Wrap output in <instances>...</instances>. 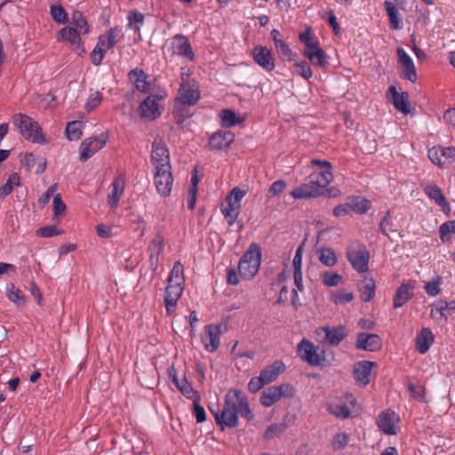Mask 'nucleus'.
<instances>
[{"mask_svg":"<svg viewBox=\"0 0 455 455\" xmlns=\"http://www.w3.org/2000/svg\"><path fill=\"white\" fill-rule=\"evenodd\" d=\"M443 283V278L440 275H437L434 278L432 282H427L425 284V291L428 296H437L441 293L440 285Z\"/></svg>","mask_w":455,"mask_h":455,"instance_id":"obj_51","label":"nucleus"},{"mask_svg":"<svg viewBox=\"0 0 455 455\" xmlns=\"http://www.w3.org/2000/svg\"><path fill=\"white\" fill-rule=\"evenodd\" d=\"M184 283L183 266L180 261H176L171 270L168 278V284L173 283L175 285L182 286Z\"/></svg>","mask_w":455,"mask_h":455,"instance_id":"obj_42","label":"nucleus"},{"mask_svg":"<svg viewBox=\"0 0 455 455\" xmlns=\"http://www.w3.org/2000/svg\"><path fill=\"white\" fill-rule=\"evenodd\" d=\"M316 254L319 261L326 267H333L338 262L336 252L330 247H321L317 249Z\"/></svg>","mask_w":455,"mask_h":455,"instance_id":"obj_36","label":"nucleus"},{"mask_svg":"<svg viewBox=\"0 0 455 455\" xmlns=\"http://www.w3.org/2000/svg\"><path fill=\"white\" fill-rule=\"evenodd\" d=\"M342 281V276L338 273L326 271L323 275V283L329 287L337 286Z\"/></svg>","mask_w":455,"mask_h":455,"instance_id":"obj_53","label":"nucleus"},{"mask_svg":"<svg viewBox=\"0 0 455 455\" xmlns=\"http://www.w3.org/2000/svg\"><path fill=\"white\" fill-rule=\"evenodd\" d=\"M322 194L323 190L320 188V186L316 185L310 177L307 183L299 185L291 192V196L295 199L315 198Z\"/></svg>","mask_w":455,"mask_h":455,"instance_id":"obj_15","label":"nucleus"},{"mask_svg":"<svg viewBox=\"0 0 455 455\" xmlns=\"http://www.w3.org/2000/svg\"><path fill=\"white\" fill-rule=\"evenodd\" d=\"M199 99L200 92L195 80L181 83L178 92L180 104L192 106L196 104Z\"/></svg>","mask_w":455,"mask_h":455,"instance_id":"obj_8","label":"nucleus"},{"mask_svg":"<svg viewBox=\"0 0 455 455\" xmlns=\"http://www.w3.org/2000/svg\"><path fill=\"white\" fill-rule=\"evenodd\" d=\"M286 183L283 180H279L275 181L269 188L267 191V197L272 198L275 197L283 192L286 188Z\"/></svg>","mask_w":455,"mask_h":455,"instance_id":"obj_62","label":"nucleus"},{"mask_svg":"<svg viewBox=\"0 0 455 455\" xmlns=\"http://www.w3.org/2000/svg\"><path fill=\"white\" fill-rule=\"evenodd\" d=\"M323 331L325 332L326 341L332 346L339 345L347 336V331L344 325L333 328L323 327Z\"/></svg>","mask_w":455,"mask_h":455,"instance_id":"obj_26","label":"nucleus"},{"mask_svg":"<svg viewBox=\"0 0 455 455\" xmlns=\"http://www.w3.org/2000/svg\"><path fill=\"white\" fill-rule=\"evenodd\" d=\"M245 194L246 192L244 190H242L237 187L234 188L227 198L228 204L234 206L237 205V207L240 208V202Z\"/></svg>","mask_w":455,"mask_h":455,"instance_id":"obj_54","label":"nucleus"},{"mask_svg":"<svg viewBox=\"0 0 455 455\" xmlns=\"http://www.w3.org/2000/svg\"><path fill=\"white\" fill-rule=\"evenodd\" d=\"M220 116L221 117V124L224 127H231L241 122L236 114L231 109H223Z\"/></svg>","mask_w":455,"mask_h":455,"instance_id":"obj_47","label":"nucleus"},{"mask_svg":"<svg viewBox=\"0 0 455 455\" xmlns=\"http://www.w3.org/2000/svg\"><path fill=\"white\" fill-rule=\"evenodd\" d=\"M283 369L284 364L281 361H275L260 371V377L266 384H269L278 377Z\"/></svg>","mask_w":455,"mask_h":455,"instance_id":"obj_31","label":"nucleus"},{"mask_svg":"<svg viewBox=\"0 0 455 455\" xmlns=\"http://www.w3.org/2000/svg\"><path fill=\"white\" fill-rule=\"evenodd\" d=\"M385 10L387 13L390 28L399 30L402 28V20L396 6L389 1L384 3Z\"/></svg>","mask_w":455,"mask_h":455,"instance_id":"obj_35","label":"nucleus"},{"mask_svg":"<svg viewBox=\"0 0 455 455\" xmlns=\"http://www.w3.org/2000/svg\"><path fill=\"white\" fill-rule=\"evenodd\" d=\"M221 212L225 218L227 219L228 225L231 226L234 224L239 214V208L237 207V205L234 206L232 204H228L227 206L221 207Z\"/></svg>","mask_w":455,"mask_h":455,"instance_id":"obj_52","label":"nucleus"},{"mask_svg":"<svg viewBox=\"0 0 455 455\" xmlns=\"http://www.w3.org/2000/svg\"><path fill=\"white\" fill-rule=\"evenodd\" d=\"M349 441V435L347 433H339L337 434L332 440V447L334 450H342L344 449Z\"/></svg>","mask_w":455,"mask_h":455,"instance_id":"obj_61","label":"nucleus"},{"mask_svg":"<svg viewBox=\"0 0 455 455\" xmlns=\"http://www.w3.org/2000/svg\"><path fill=\"white\" fill-rule=\"evenodd\" d=\"M107 139L108 136L105 134H100L96 138L85 139L80 146V160L85 162L92 157L106 145Z\"/></svg>","mask_w":455,"mask_h":455,"instance_id":"obj_11","label":"nucleus"},{"mask_svg":"<svg viewBox=\"0 0 455 455\" xmlns=\"http://www.w3.org/2000/svg\"><path fill=\"white\" fill-rule=\"evenodd\" d=\"M277 53L283 60H292V52L290 47L283 41H276Z\"/></svg>","mask_w":455,"mask_h":455,"instance_id":"obj_56","label":"nucleus"},{"mask_svg":"<svg viewBox=\"0 0 455 455\" xmlns=\"http://www.w3.org/2000/svg\"><path fill=\"white\" fill-rule=\"evenodd\" d=\"M51 16L59 24H65L68 21V14L60 4H52L51 6Z\"/></svg>","mask_w":455,"mask_h":455,"instance_id":"obj_50","label":"nucleus"},{"mask_svg":"<svg viewBox=\"0 0 455 455\" xmlns=\"http://www.w3.org/2000/svg\"><path fill=\"white\" fill-rule=\"evenodd\" d=\"M12 122L25 139L36 143L45 141L40 125L30 116L21 113L15 114Z\"/></svg>","mask_w":455,"mask_h":455,"instance_id":"obj_3","label":"nucleus"},{"mask_svg":"<svg viewBox=\"0 0 455 455\" xmlns=\"http://www.w3.org/2000/svg\"><path fill=\"white\" fill-rule=\"evenodd\" d=\"M183 291V287L173 283L167 284L164 293V306L168 315L175 311L177 302Z\"/></svg>","mask_w":455,"mask_h":455,"instance_id":"obj_21","label":"nucleus"},{"mask_svg":"<svg viewBox=\"0 0 455 455\" xmlns=\"http://www.w3.org/2000/svg\"><path fill=\"white\" fill-rule=\"evenodd\" d=\"M120 34L121 28L115 27L110 28L108 34L99 37L98 43L91 54L92 62L94 65H100L107 51L113 48L120 41L122 37Z\"/></svg>","mask_w":455,"mask_h":455,"instance_id":"obj_4","label":"nucleus"},{"mask_svg":"<svg viewBox=\"0 0 455 455\" xmlns=\"http://www.w3.org/2000/svg\"><path fill=\"white\" fill-rule=\"evenodd\" d=\"M299 40L306 45V50L312 51L318 47V42L312 37L308 30L299 34Z\"/></svg>","mask_w":455,"mask_h":455,"instance_id":"obj_63","label":"nucleus"},{"mask_svg":"<svg viewBox=\"0 0 455 455\" xmlns=\"http://www.w3.org/2000/svg\"><path fill=\"white\" fill-rule=\"evenodd\" d=\"M71 23L75 26V28L82 34L89 33V25L84 14L80 11H75L72 13Z\"/></svg>","mask_w":455,"mask_h":455,"instance_id":"obj_44","label":"nucleus"},{"mask_svg":"<svg viewBox=\"0 0 455 455\" xmlns=\"http://www.w3.org/2000/svg\"><path fill=\"white\" fill-rule=\"evenodd\" d=\"M235 140V134L229 131H218L214 132L209 140V148L212 150H223L231 145Z\"/></svg>","mask_w":455,"mask_h":455,"instance_id":"obj_19","label":"nucleus"},{"mask_svg":"<svg viewBox=\"0 0 455 455\" xmlns=\"http://www.w3.org/2000/svg\"><path fill=\"white\" fill-rule=\"evenodd\" d=\"M354 299L352 292L347 291L346 290H339L332 295V301L335 304H342L350 302Z\"/></svg>","mask_w":455,"mask_h":455,"instance_id":"obj_59","label":"nucleus"},{"mask_svg":"<svg viewBox=\"0 0 455 455\" xmlns=\"http://www.w3.org/2000/svg\"><path fill=\"white\" fill-rule=\"evenodd\" d=\"M425 193L429 198L435 200V202L443 208V211H450V204L446 202V199L441 190L436 185H428L425 188Z\"/></svg>","mask_w":455,"mask_h":455,"instance_id":"obj_33","label":"nucleus"},{"mask_svg":"<svg viewBox=\"0 0 455 455\" xmlns=\"http://www.w3.org/2000/svg\"><path fill=\"white\" fill-rule=\"evenodd\" d=\"M175 121L178 124H182L188 117L191 116L190 112L186 108V106H175L173 111Z\"/></svg>","mask_w":455,"mask_h":455,"instance_id":"obj_55","label":"nucleus"},{"mask_svg":"<svg viewBox=\"0 0 455 455\" xmlns=\"http://www.w3.org/2000/svg\"><path fill=\"white\" fill-rule=\"evenodd\" d=\"M221 327L219 324H209L204 327L202 342L209 352L216 351L220 344Z\"/></svg>","mask_w":455,"mask_h":455,"instance_id":"obj_13","label":"nucleus"},{"mask_svg":"<svg viewBox=\"0 0 455 455\" xmlns=\"http://www.w3.org/2000/svg\"><path fill=\"white\" fill-rule=\"evenodd\" d=\"M350 211L358 214L365 213L371 208V202L360 196L353 197L348 200Z\"/></svg>","mask_w":455,"mask_h":455,"instance_id":"obj_40","label":"nucleus"},{"mask_svg":"<svg viewBox=\"0 0 455 455\" xmlns=\"http://www.w3.org/2000/svg\"><path fill=\"white\" fill-rule=\"evenodd\" d=\"M434 342V334L429 328H422L416 338V348L419 353H427Z\"/></svg>","mask_w":455,"mask_h":455,"instance_id":"obj_24","label":"nucleus"},{"mask_svg":"<svg viewBox=\"0 0 455 455\" xmlns=\"http://www.w3.org/2000/svg\"><path fill=\"white\" fill-rule=\"evenodd\" d=\"M171 164L162 165L156 169L155 184L158 193L167 196L172 191L173 178L171 172Z\"/></svg>","mask_w":455,"mask_h":455,"instance_id":"obj_7","label":"nucleus"},{"mask_svg":"<svg viewBox=\"0 0 455 455\" xmlns=\"http://www.w3.org/2000/svg\"><path fill=\"white\" fill-rule=\"evenodd\" d=\"M20 186V176L17 173H12L9 176L8 180L4 185L0 187V196H6L12 193L14 187Z\"/></svg>","mask_w":455,"mask_h":455,"instance_id":"obj_48","label":"nucleus"},{"mask_svg":"<svg viewBox=\"0 0 455 455\" xmlns=\"http://www.w3.org/2000/svg\"><path fill=\"white\" fill-rule=\"evenodd\" d=\"M428 158L439 167L451 164L455 161V148L433 147L428 150Z\"/></svg>","mask_w":455,"mask_h":455,"instance_id":"obj_10","label":"nucleus"},{"mask_svg":"<svg viewBox=\"0 0 455 455\" xmlns=\"http://www.w3.org/2000/svg\"><path fill=\"white\" fill-rule=\"evenodd\" d=\"M361 298L364 302H370L375 295V281L371 277L363 276L358 284Z\"/></svg>","mask_w":455,"mask_h":455,"instance_id":"obj_30","label":"nucleus"},{"mask_svg":"<svg viewBox=\"0 0 455 455\" xmlns=\"http://www.w3.org/2000/svg\"><path fill=\"white\" fill-rule=\"evenodd\" d=\"M399 419L395 413L390 410H387L382 411L378 418V427L386 434V435H395V424L398 422Z\"/></svg>","mask_w":455,"mask_h":455,"instance_id":"obj_20","label":"nucleus"},{"mask_svg":"<svg viewBox=\"0 0 455 455\" xmlns=\"http://www.w3.org/2000/svg\"><path fill=\"white\" fill-rule=\"evenodd\" d=\"M295 395V388L283 383L280 386H272L263 391L260 396V403L264 407H270L278 402L282 397L291 398Z\"/></svg>","mask_w":455,"mask_h":455,"instance_id":"obj_5","label":"nucleus"},{"mask_svg":"<svg viewBox=\"0 0 455 455\" xmlns=\"http://www.w3.org/2000/svg\"><path fill=\"white\" fill-rule=\"evenodd\" d=\"M128 76L138 91L142 92L148 91L149 84L147 82V75L142 69H132Z\"/></svg>","mask_w":455,"mask_h":455,"instance_id":"obj_32","label":"nucleus"},{"mask_svg":"<svg viewBox=\"0 0 455 455\" xmlns=\"http://www.w3.org/2000/svg\"><path fill=\"white\" fill-rule=\"evenodd\" d=\"M252 55L255 62L265 70L272 71L275 68V58L272 52L267 47H254Z\"/></svg>","mask_w":455,"mask_h":455,"instance_id":"obj_18","label":"nucleus"},{"mask_svg":"<svg viewBox=\"0 0 455 455\" xmlns=\"http://www.w3.org/2000/svg\"><path fill=\"white\" fill-rule=\"evenodd\" d=\"M347 259L353 268L358 273H365L369 269L370 253L363 244L357 243L347 248Z\"/></svg>","mask_w":455,"mask_h":455,"instance_id":"obj_6","label":"nucleus"},{"mask_svg":"<svg viewBox=\"0 0 455 455\" xmlns=\"http://www.w3.org/2000/svg\"><path fill=\"white\" fill-rule=\"evenodd\" d=\"M452 234H455V220L446 221L440 226L439 235L443 243L451 242Z\"/></svg>","mask_w":455,"mask_h":455,"instance_id":"obj_45","label":"nucleus"},{"mask_svg":"<svg viewBox=\"0 0 455 455\" xmlns=\"http://www.w3.org/2000/svg\"><path fill=\"white\" fill-rule=\"evenodd\" d=\"M304 56L307 57L313 64L318 65L321 68L328 65L327 55L324 51L319 46L315 49L304 50Z\"/></svg>","mask_w":455,"mask_h":455,"instance_id":"obj_37","label":"nucleus"},{"mask_svg":"<svg viewBox=\"0 0 455 455\" xmlns=\"http://www.w3.org/2000/svg\"><path fill=\"white\" fill-rule=\"evenodd\" d=\"M79 31L72 27H65L59 31L58 41H68L70 44H75L79 41Z\"/></svg>","mask_w":455,"mask_h":455,"instance_id":"obj_41","label":"nucleus"},{"mask_svg":"<svg viewBox=\"0 0 455 455\" xmlns=\"http://www.w3.org/2000/svg\"><path fill=\"white\" fill-rule=\"evenodd\" d=\"M455 311V300L446 301L439 299L433 304L430 315L432 318L439 320L447 319L452 312Z\"/></svg>","mask_w":455,"mask_h":455,"instance_id":"obj_23","label":"nucleus"},{"mask_svg":"<svg viewBox=\"0 0 455 455\" xmlns=\"http://www.w3.org/2000/svg\"><path fill=\"white\" fill-rule=\"evenodd\" d=\"M388 92L392 94V102L395 108L404 115L410 113V102L408 100V93H399L394 85L388 88Z\"/></svg>","mask_w":455,"mask_h":455,"instance_id":"obj_25","label":"nucleus"},{"mask_svg":"<svg viewBox=\"0 0 455 455\" xmlns=\"http://www.w3.org/2000/svg\"><path fill=\"white\" fill-rule=\"evenodd\" d=\"M261 260L260 247L257 243L250 245L242 256L238 265L240 275L247 280L251 279L258 273Z\"/></svg>","mask_w":455,"mask_h":455,"instance_id":"obj_2","label":"nucleus"},{"mask_svg":"<svg viewBox=\"0 0 455 455\" xmlns=\"http://www.w3.org/2000/svg\"><path fill=\"white\" fill-rule=\"evenodd\" d=\"M396 53L399 63L404 68V73L403 75V78L415 82L417 79V73L412 59L403 48H398L396 50Z\"/></svg>","mask_w":455,"mask_h":455,"instance_id":"obj_22","label":"nucleus"},{"mask_svg":"<svg viewBox=\"0 0 455 455\" xmlns=\"http://www.w3.org/2000/svg\"><path fill=\"white\" fill-rule=\"evenodd\" d=\"M151 159L156 169L170 164L169 150L162 140H155L153 142Z\"/></svg>","mask_w":455,"mask_h":455,"instance_id":"obj_17","label":"nucleus"},{"mask_svg":"<svg viewBox=\"0 0 455 455\" xmlns=\"http://www.w3.org/2000/svg\"><path fill=\"white\" fill-rule=\"evenodd\" d=\"M328 410L330 413L338 418L347 419L350 417V410L346 402L341 398H335L330 401L328 403Z\"/></svg>","mask_w":455,"mask_h":455,"instance_id":"obj_28","label":"nucleus"},{"mask_svg":"<svg viewBox=\"0 0 455 455\" xmlns=\"http://www.w3.org/2000/svg\"><path fill=\"white\" fill-rule=\"evenodd\" d=\"M287 429L285 423H275L270 425L264 432L263 438L265 440H272L280 437Z\"/></svg>","mask_w":455,"mask_h":455,"instance_id":"obj_43","label":"nucleus"},{"mask_svg":"<svg viewBox=\"0 0 455 455\" xmlns=\"http://www.w3.org/2000/svg\"><path fill=\"white\" fill-rule=\"evenodd\" d=\"M81 122L73 121L68 124L66 128V134L69 140H77L81 138Z\"/></svg>","mask_w":455,"mask_h":455,"instance_id":"obj_49","label":"nucleus"},{"mask_svg":"<svg viewBox=\"0 0 455 455\" xmlns=\"http://www.w3.org/2000/svg\"><path fill=\"white\" fill-rule=\"evenodd\" d=\"M164 249V236L161 234L157 233L148 246V251L150 253V255H149L150 261L152 262L155 258H156V260H157L158 255L163 252Z\"/></svg>","mask_w":455,"mask_h":455,"instance_id":"obj_39","label":"nucleus"},{"mask_svg":"<svg viewBox=\"0 0 455 455\" xmlns=\"http://www.w3.org/2000/svg\"><path fill=\"white\" fill-rule=\"evenodd\" d=\"M140 112L141 117L155 119L158 112V103L155 97H148L140 105Z\"/></svg>","mask_w":455,"mask_h":455,"instance_id":"obj_29","label":"nucleus"},{"mask_svg":"<svg viewBox=\"0 0 455 455\" xmlns=\"http://www.w3.org/2000/svg\"><path fill=\"white\" fill-rule=\"evenodd\" d=\"M318 348L314 344L303 339L298 345V352L305 362L313 366L320 365L324 360V356L318 353Z\"/></svg>","mask_w":455,"mask_h":455,"instance_id":"obj_9","label":"nucleus"},{"mask_svg":"<svg viewBox=\"0 0 455 455\" xmlns=\"http://www.w3.org/2000/svg\"><path fill=\"white\" fill-rule=\"evenodd\" d=\"M172 382L175 384L180 393L188 399L196 398L199 395L196 391L194 390L191 384L185 379H179L177 375H173Z\"/></svg>","mask_w":455,"mask_h":455,"instance_id":"obj_38","label":"nucleus"},{"mask_svg":"<svg viewBox=\"0 0 455 455\" xmlns=\"http://www.w3.org/2000/svg\"><path fill=\"white\" fill-rule=\"evenodd\" d=\"M377 364L371 361H360L354 364L353 374L359 386L365 387L370 382V376L373 367Z\"/></svg>","mask_w":455,"mask_h":455,"instance_id":"obj_16","label":"nucleus"},{"mask_svg":"<svg viewBox=\"0 0 455 455\" xmlns=\"http://www.w3.org/2000/svg\"><path fill=\"white\" fill-rule=\"evenodd\" d=\"M238 413L248 421L254 418L245 394L241 390L232 388L225 395L224 406L220 413H215V421L221 427V429L224 427H235L238 424Z\"/></svg>","mask_w":455,"mask_h":455,"instance_id":"obj_1","label":"nucleus"},{"mask_svg":"<svg viewBox=\"0 0 455 455\" xmlns=\"http://www.w3.org/2000/svg\"><path fill=\"white\" fill-rule=\"evenodd\" d=\"M355 347L371 352L378 351L382 347V339L377 334L360 332L357 334Z\"/></svg>","mask_w":455,"mask_h":455,"instance_id":"obj_14","label":"nucleus"},{"mask_svg":"<svg viewBox=\"0 0 455 455\" xmlns=\"http://www.w3.org/2000/svg\"><path fill=\"white\" fill-rule=\"evenodd\" d=\"M172 50L174 55L180 56L188 61H193L195 53L188 38L183 35H176L172 40Z\"/></svg>","mask_w":455,"mask_h":455,"instance_id":"obj_12","label":"nucleus"},{"mask_svg":"<svg viewBox=\"0 0 455 455\" xmlns=\"http://www.w3.org/2000/svg\"><path fill=\"white\" fill-rule=\"evenodd\" d=\"M200 395H196L194 399V414L196 416L197 423H203L206 420V413L204 407L200 404Z\"/></svg>","mask_w":455,"mask_h":455,"instance_id":"obj_58","label":"nucleus"},{"mask_svg":"<svg viewBox=\"0 0 455 455\" xmlns=\"http://www.w3.org/2000/svg\"><path fill=\"white\" fill-rule=\"evenodd\" d=\"M294 72L305 79H309L312 76V70L306 61L296 62Z\"/></svg>","mask_w":455,"mask_h":455,"instance_id":"obj_57","label":"nucleus"},{"mask_svg":"<svg viewBox=\"0 0 455 455\" xmlns=\"http://www.w3.org/2000/svg\"><path fill=\"white\" fill-rule=\"evenodd\" d=\"M111 188L112 190L108 196V203L112 208H116L124 192V180L121 178H116L112 182Z\"/></svg>","mask_w":455,"mask_h":455,"instance_id":"obj_34","label":"nucleus"},{"mask_svg":"<svg viewBox=\"0 0 455 455\" xmlns=\"http://www.w3.org/2000/svg\"><path fill=\"white\" fill-rule=\"evenodd\" d=\"M7 289L8 298L11 301L16 303L17 305H24V295L19 289H15L13 284H11V287H8Z\"/></svg>","mask_w":455,"mask_h":455,"instance_id":"obj_60","label":"nucleus"},{"mask_svg":"<svg viewBox=\"0 0 455 455\" xmlns=\"http://www.w3.org/2000/svg\"><path fill=\"white\" fill-rule=\"evenodd\" d=\"M310 178L316 183V185H319L320 188L323 190L331 182L333 175L331 169H325L315 175H310Z\"/></svg>","mask_w":455,"mask_h":455,"instance_id":"obj_46","label":"nucleus"},{"mask_svg":"<svg viewBox=\"0 0 455 455\" xmlns=\"http://www.w3.org/2000/svg\"><path fill=\"white\" fill-rule=\"evenodd\" d=\"M60 234L62 231L54 226H46L36 230V235L41 237H52Z\"/></svg>","mask_w":455,"mask_h":455,"instance_id":"obj_64","label":"nucleus"},{"mask_svg":"<svg viewBox=\"0 0 455 455\" xmlns=\"http://www.w3.org/2000/svg\"><path fill=\"white\" fill-rule=\"evenodd\" d=\"M413 285L403 283L400 285L394 296V307L398 308L407 303L413 296Z\"/></svg>","mask_w":455,"mask_h":455,"instance_id":"obj_27","label":"nucleus"}]
</instances>
